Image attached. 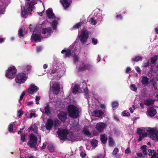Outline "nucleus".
Returning <instances> with one entry per match:
<instances>
[{
    "mask_svg": "<svg viewBox=\"0 0 158 158\" xmlns=\"http://www.w3.org/2000/svg\"><path fill=\"white\" fill-rule=\"evenodd\" d=\"M89 32L86 30L82 29L80 31L78 35L81 42L82 44L85 43L89 36Z\"/></svg>",
    "mask_w": 158,
    "mask_h": 158,
    "instance_id": "nucleus-5",
    "label": "nucleus"
},
{
    "mask_svg": "<svg viewBox=\"0 0 158 158\" xmlns=\"http://www.w3.org/2000/svg\"><path fill=\"white\" fill-rule=\"evenodd\" d=\"M48 148L51 152H52L54 151V148L52 146H48Z\"/></svg>",
    "mask_w": 158,
    "mask_h": 158,
    "instance_id": "nucleus-54",
    "label": "nucleus"
},
{
    "mask_svg": "<svg viewBox=\"0 0 158 158\" xmlns=\"http://www.w3.org/2000/svg\"><path fill=\"white\" fill-rule=\"evenodd\" d=\"M38 89L39 88L34 84H31L28 89V92L30 94L32 95L37 91Z\"/></svg>",
    "mask_w": 158,
    "mask_h": 158,
    "instance_id": "nucleus-12",
    "label": "nucleus"
},
{
    "mask_svg": "<svg viewBox=\"0 0 158 158\" xmlns=\"http://www.w3.org/2000/svg\"><path fill=\"white\" fill-rule=\"evenodd\" d=\"M52 32V30L50 28H43L41 31L42 33L44 35L43 36L45 38L49 36Z\"/></svg>",
    "mask_w": 158,
    "mask_h": 158,
    "instance_id": "nucleus-11",
    "label": "nucleus"
},
{
    "mask_svg": "<svg viewBox=\"0 0 158 158\" xmlns=\"http://www.w3.org/2000/svg\"><path fill=\"white\" fill-rule=\"evenodd\" d=\"M7 6V5H6V3H3L0 7V10H5Z\"/></svg>",
    "mask_w": 158,
    "mask_h": 158,
    "instance_id": "nucleus-40",
    "label": "nucleus"
},
{
    "mask_svg": "<svg viewBox=\"0 0 158 158\" xmlns=\"http://www.w3.org/2000/svg\"><path fill=\"white\" fill-rule=\"evenodd\" d=\"M109 145L112 146H113L114 144V141L113 140V139L111 138V137H109Z\"/></svg>",
    "mask_w": 158,
    "mask_h": 158,
    "instance_id": "nucleus-34",
    "label": "nucleus"
},
{
    "mask_svg": "<svg viewBox=\"0 0 158 158\" xmlns=\"http://www.w3.org/2000/svg\"><path fill=\"white\" fill-rule=\"evenodd\" d=\"M104 112L102 110H95L92 113V115L93 116L99 117L102 116Z\"/></svg>",
    "mask_w": 158,
    "mask_h": 158,
    "instance_id": "nucleus-16",
    "label": "nucleus"
},
{
    "mask_svg": "<svg viewBox=\"0 0 158 158\" xmlns=\"http://www.w3.org/2000/svg\"><path fill=\"white\" fill-rule=\"evenodd\" d=\"M142 59V58L141 57L138 56L136 57L135 58H132V60L133 61H138L141 60Z\"/></svg>",
    "mask_w": 158,
    "mask_h": 158,
    "instance_id": "nucleus-36",
    "label": "nucleus"
},
{
    "mask_svg": "<svg viewBox=\"0 0 158 158\" xmlns=\"http://www.w3.org/2000/svg\"><path fill=\"white\" fill-rule=\"evenodd\" d=\"M27 79L26 74L23 73H19L15 79V81L16 83H24Z\"/></svg>",
    "mask_w": 158,
    "mask_h": 158,
    "instance_id": "nucleus-7",
    "label": "nucleus"
},
{
    "mask_svg": "<svg viewBox=\"0 0 158 158\" xmlns=\"http://www.w3.org/2000/svg\"><path fill=\"white\" fill-rule=\"evenodd\" d=\"M38 0H32L30 2L27 3L26 5L28 6V7L26 6L28 10H32V9H35L34 5L37 3Z\"/></svg>",
    "mask_w": 158,
    "mask_h": 158,
    "instance_id": "nucleus-10",
    "label": "nucleus"
},
{
    "mask_svg": "<svg viewBox=\"0 0 158 158\" xmlns=\"http://www.w3.org/2000/svg\"><path fill=\"white\" fill-rule=\"evenodd\" d=\"M23 111L21 110H19L18 112L17 115L19 117L21 116L23 114Z\"/></svg>",
    "mask_w": 158,
    "mask_h": 158,
    "instance_id": "nucleus-48",
    "label": "nucleus"
},
{
    "mask_svg": "<svg viewBox=\"0 0 158 158\" xmlns=\"http://www.w3.org/2000/svg\"><path fill=\"white\" fill-rule=\"evenodd\" d=\"M89 22L92 25H95L97 23V22L94 20L93 18H90L89 20Z\"/></svg>",
    "mask_w": 158,
    "mask_h": 158,
    "instance_id": "nucleus-39",
    "label": "nucleus"
},
{
    "mask_svg": "<svg viewBox=\"0 0 158 158\" xmlns=\"http://www.w3.org/2000/svg\"><path fill=\"white\" fill-rule=\"evenodd\" d=\"M137 133L139 135L138 139L139 141H141L148 135L152 139L157 140H158V125L153 128H148L143 129L138 128Z\"/></svg>",
    "mask_w": 158,
    "mask_h": 158,
    "instance_id": "nucleus-1",
    "label": "nucleus"
},
{
    "mask_svg": "<svg viewBox=\"0 0 158 158\" xmlns=\"http://www.w3.org/2000/svg\"><path fill=\"white\" fill-rule=\"evenodd\" d=\"M46 13L49 18L53 19L55 18V16L52 12V10H47Z\"/></svg>",
    "mask_w": 158,
    "mask_h": 158,
    "instance_id": "nucleus-22",
    "label": "nucleus"
},
{
    "mask_svg": "<svg viewBox=\"0 0 158 158\" xmlns=\"http://www.w3.org/2000/svg\"><path fill=\"white\" fill-rule=\"evenodd\" d=\"M33 104V102L32 101L29 102L27 103V105L28 106H31Z\"/></svg>",
    "mask_w": 158,
    "mask_h": 158,
    "instance_id": "nucleus-61",
    "label": "nucleus"
},
{
    "mask_svg": "<svg viewBox=\"0 0 158 158\" xmlns=\"http://www.w3.org/2000/svg\"><path fill=\"white\" fill-rule=\"evenodd\" d=\"M13 130V126L12 124H10L8 127L9 131L10 132H12Z\"/></svg>",
    "mask_w": 158,
    "mask_h": 158,
    "instance_id": "nucleus-44",
    "label": "nucleus"
},
{
    "mask_svg": "<svg viewBox=\"0 0 158 158\" xmlns=\"http://www.w3.org/2000/svg\"><path fill=\"white\" fill-rule=\"evenodd\" d=\"M93 68V66L90 64L85 63H83L80 65L78 69L79 71H83L86 70H90L92 69Z\"/></svg>",
    "mask_w": 158,
    "mask_h": 158,
    "instance_id": "nucleus-8",
    "label": "nucleus"
},
{
    "mask_svg": "<svg viewBox=\"0 0 158 158\" xmlns=\"http://www.w3.org/2000/svg\"><path fill=\"white\" fill-rule=\"evenodd\" d=\"M123 116H129L130 115V114L129 112H127L126 111H124L123 112Z\"/></svg>",
    "mask_w": 158,
    "mask_h": 158,
    "instance_id": "nucleus-47",
    "label": "nucleus"
},
{
    "mask_svg": "<svg viewBox=\"0 0 158 158\" xmlns=\"http://www.w3.org/2000/svg\"><path fill=\"white\" fill-rule=\"evenodd\" d=\"M40 99V96H36L35 98L36 104H39V101Z\"/></svg>",
    "mask_w": 158,
    "mask_h": 158,
    "instance_id": "nucleus-45",
    "label": "nucleus"
},
{
    "mask_svg": "<svg viewBox=\"0 0 158 158\" xmlns=\"http://www.w3.org/2000/svg\"><path fill=\"white\" fill-rule=\"evenodd\" d=\"M58 117L61 121L64 122L67 118V114L63 112H61L58 115Z\"/></svg>",
    "mask_w": 158,
    "mask_h": 158,
    "instance_id": "nucleus-14",
    "label": "nucleus"
},
{
    "mask_svg": "<svg viewBox=\"0 0 158 158\" xmlns=\"http://www.w3.org/2000/svg\"><path fill=\"white\" fill-rule=\"evenodd\" d=\"M58 136L61 139H67L69 140L76 141L75 136L71 132L65 129H60L57 132Z\"/></svg>",
    "mask_w": 158,
    "mask_h": 158,
    "instance_id": "nucleus-2",
    "label": "nucleus"
},
{
    "mask_svg": "<svg viewBox=\"0 0 158 158\" xmlns=\"http://www.w3.org/2000/svg\"><path fill=\"white\" fill-rule=\"evenodd\" d=\"M101 140L102 142L103 143H105L107 141V137L105 134H102L100 135Z\"/></svg>",
    "mask_w": 158,
    "mask_h": 158,
    "instance_id": "nucleus-23",
    "label": "nucleus"
},
{
    "mask_svg": "<svg viewBox=\"0 0 158 158\" xmlns=\"http://www.w3.org/2000/svg\"><path fill=\"white\" fill-rule=\"evenodd\" d=\"M98 141L96 140H93L91 141V144L92 146L94 147H96L97 146L98 144Z\"/></svg>",
    "mask_w": 158,
    "mask_h": 158,
    "instance_id": "nucleus-37",
    "label": "nucleus"
},
{
    "mask_svg": "<svg viewBox=\"0 0 158 158\" xmlns=\"http://www.w3.org/2000/svg\"><path fill=\"white\" fill-rule=\"evenodd\" d=\"M22 10L21 12V15L22 17H26L28 14H31V13L30 12L31 10Z\"/></svg>",
    "mask_w": 158,
    "mask_h": 158,
    "instance_id": "nucleus-25",
    "label": "nucleus"
},
{
    "mask_svg": "<svg viewBox=\"0 0 158 158\" xmlns=\"http://www.w3.org/2000/svg\"><path fill=\"white\" fill-rule=\"evenodd\" d=\"M58 22L56 20H54L52 23V26L54 29L56 28Z\"/></svg>",
    "mask_w": 158,
    "mask_h": 158,
    "instance_id": "nucleus-32",
    "label": "nucleus"
},
{
    "mask_svg": "<svg viewBox=\"0 0 158 158\" xmlns=\"http://www.w3.org/2000/svg\"><path fill=\"white\" fill-rule=\"evenodd\" d=\"M71 1V0H60V2L65 9L69 7L70 4V2Z\"/></svg>",
    "mask_w": 158,
    "mask_h": 158,
    "instance_id": "nucleus-18",
    "label": "nucleus"
},
{
    "mask_svg": "<svg viewBox=\"0 0 158 158\" xmlns=\"http://www.w3.org/2000/svg\"><path fill=\"white\" fill-rule=\"evenodd\" d=\"M82 24V23L81 22H79L73 26V28H75L78 29L81 27Z\"/></svg>",
    "mask_w": 158,
    "mask_h": 158,
    "instance_id": "nucleus-31",
    "label": "nucleus"
},
{
    "mask_svg": "<svg viewBox=\"0 0 158 158\" xmlns=\"http://www.w3.org/2000/svg\"><path fill=\"white\" fill-rule=\"evenodd\" d=\"M147 146L145 145H143L141 147V149L145 150Z\"/></svg>",
    "mask_w": 158,
    "mask_h": 158,
    "instance_id": "nucleus-60",
    "label": "nucleus"
},
{
    "mask_svg": "<svg viewBox=\"0 0 158 158\" xmlns=\"http://www.w3.org/2000/svg\"><path fill=\"white\" fill-rule=\"evenodd\" d=\"M46 144H45L44 143L43 144V145L42 146V147L41 149H44L46 148Z\"/></svg>",
    "mask_w": 158,
    "mask_h": 158,
    "instance_id": "nucleus-59",
    "label": "nucleus"
},
{
    "mask_svg": "<svg viewBox=\"0 0 158 158\" xmlns=\"http://www.w3.org/2000/svg\"><path fill=\"white\" fill-rule=\"evenodd\" d=\"M35 114L34 113H31L30 114V118H31L33 116L35 117Z\"/></svg>",
    "mask_w": 158,
    "mask_h": 158,
    "instance_id": "nucleus-58",
    "label": "nucleus"
},
{
    "mask_svg": "<svg viewBox=\"0 0 158 158\" xmlns=\"http://www.w3.org/2000/svg\"><path fill=\"white\" fill-rule=\"evenodd\" d=\"M158 59V56H155L152 57L151 59V61L152 64H154L157 60Z\"/></svg>",
    "mask_w": 158,
    "mask_h": 158,
    "instance_id": "nucleus-35",
    "label": "nucleus"
},
{
    "mask_svg": "<svg viewBox=\"0 0 158 158\" xmlns=\"http://www.w3.org/2000/svg\"><path fill=\"white\" fill-rule=\"evenodd\" d=\"M60 86L57 83H55L52 87V89L53 93L57 94L60 92Z\"/></svg>",
    "mask_w": 158,
    "mask_h": 158,
    "instance_id": "nucleus-9",
    "label": "nucleus"
},
{
    "mask_svg": "<svg viewBox=\"0 0 158 158\" xmlns=\"http://www.w3.org/2000/svg\"><path fill=\"white\" fill-rule=\"evenodd\" d=\"M31 69V66L29 65H27L25 67L24 69L27 72H29Z\"/></svg>",
    "mask_w": 158,
    "mask_h": 158,
    "instance_id": "nucleus-43",
    "label": "nucleus"
},
{
    "mask_svg": "<svg viewBox=\"0 0 158 158\" xmlns=\"http://www.w3.org/2000/svg\"><path fill=\"white\" fill-rule=\"evenodd\" d=\"M112 106L113 108H115L118 106V103L116 101H114L112 103Z\"/></svg>",
    "mask_w": 158,
    "mask_h": 158,
    "instance_id": "nucleus-33",
    "label": "nucleus"
},
{
    "mask_svg": "<svg viewBox=\"0 0 158 158\" xmlns=\"http://www.w3.org/2000/svg\"><path fill=\"white\" fill-rule=\"evenodd\" d=\"M68 111L69 116L71 118H76L79 115L80 110L77 106L70 105L68 106Z\"/></svg>",
    "mask_w": 158,
    "mask_h": 158,
    "instance_id": "nucleus-4",
    "label": "nucleus"
},
{
    "mask_svg": "<svg viewBox=\"0 0 158 158\" xmlns=\"http://www.w3.org/2000/svg\"><path fill=\"white\" fill-rule=\"evenodd\" d=\"M92 42L94 44L96 45L97 44L98 40L95 38H92Z\"/></svg>",
    "mask_w": 158,
    "mask_h": 158,
    "instance_id": "nucleus-51",
    "label": "nucleus"
},
{
    "mask_svg": "<svg viewBox=\"0 0 158 158\" xmlns=\"http://www.w3.org/2000/svg\"><path fill=\"white\" fill-rule=\"evenodd\" d=\"M116 18H119L120 19H122V17L121 15H118L116 16Z\"/></svg>",
    "mask_w": 158,
    "mask_h": 158,
    "instance_id": "nucleus-64",
    "label": "nucleus"
},
{
    "mask_svg": "<svg viewBox=\"0 0 158 158\" xmlns=\"http://www.w3.org/2000/svg\"><path fill=\"white\" fill-rule=\"evenodd\" d=\"M135 69L137 72H140V69L139 67H136Z\"/></svg>",
    "mask_w": 158,
    "mask_h": 158,
    "instance_id": "nucleus-62",
    "label": "nucleus"
},
{
    "mask_svg": "<svg viewBox=\"0 0 158 158\" xmlns=\"http://www.w3.org/2000/svg\"><path fill=\"white\" fill-rule=\"evenodd\" d=\"M25 136V135H21V139L20 141V144H22L23 142H25L26 141Z\"/></svg>",
    "mask_w": 158,
    "mask_h": 158,
    "instance_id": "nucleus-30",
    "label": "nucleus"
},
{
    "mask_svg": "<svg viewBox=\"0 0 158 158\" xmlns=\"http://www.w3.org/2000/svg\"><path fill=\"white\" fill-rule=\"evenodd\" d=\"M135 106L134 105H132V107H130L129 108V110H130V112L131 113H133L134 111V110H135Z\"/></svg>",
    "mask_w": 158,
    "mask_h": 158,
    "instance_id": "nucleus-55",
    "label": "nucleus"
},
{
    "mask_svg": "<svg viewBox=\"0 0 158 158\" xmlns=\"http://www.w3.org/2000/svg\"><path fill=\"white\" fill-rule=\"evenodd\" d=\"M147 113L150 116H153L156 114V111L154 108L150 107L148 110Z\"/></svg>",
    "mask_w": 158,
    "mask_h": 158,
    "instance_id": "nucleus-21",
    "label": "nucleus"
},
{
    "mask_svg": "<svg viewBox=\"0 0 158 158\" xmlns=\"http://www.w3.org/2000/svg\"><path fill=\"white\" fill-rule=\"evenodd\" d=\"M131 90L136 91L137 90V88L135 86L134 84H131Z\"/></svg>",
    "mask_w": 158,
    "mask_h": 158,
    "instance_id": "nucleus-41",
    "label": "nucleus"
},
{
    "mask_svg": "<svg viewBox=\"0 0 158 158\" xmlns=\"http://www.w3.org/2000/svg\"><path fill=\"white\" fill-rule=\"evenodd\" d=\"M131 152V151L129 148H127L125 150V153L126 154L130 153Z\"/></svg>",
    "mask_w": 158,
    "mask_h": 158,
    "instance_id": "nucleus-52",
    "label": "nucleus"
},
{
    "mask_svg": "<svg viewBox=\"0 0 158 158\" xmlns=\"http://www.w3.org/2000/svg\"><path fill=\"white\" fill-rule=\"evenodd\" d=\"M106 127L105 124L102 123L100 122L98 123L96 126V129L100 132H102Z\"/></svg>",
    "mask_w": 158,
    "mask_h": 158,
    "instance_id": "nucleus-13",
    "label": "nucleus"
},
{
    "mask_svg": "<svg viewBox=\"0 0 158 158\" xmlns=\"http://www.w3.org/2000/svg\"><path fill=\"white\" fill-rule=\"evenodd\" d=\"M118 152V149L117 148H115L112 152V154L113 155H116Z\"/></svg>",
    "mask_w": 158,
    "mask_h": 158,
    "instance_id": "nucleus-42",
    "label": "nucleus"
},
{
    "mask_svg": "<svg viewBox=\"0 0 158 158\" xmlns=\"http://www.w3.org/2000/svg\"><path fill=\"white\" fill-rule=\"evenodd\" d=\"M131 70V69L129 67H127L126 70V73H128V72Z\"/></svg>",
    "mask_w": 158,
    "mask_h": 158,
    "instance_id": "nucleus-63",
    "label": "nucleus"
},
{
    "mask_svg": "<svg viewBox=\"0 0 158 158\" xmlns=\"http://www.w3.org/2000/svg\"><path fill=\"white\" fill-rule=\"evenodd\" d=\"M149 64V62L148 61L146 63H144L143 64V66L144 67H146L148 66Z\"/></svg>",
    "mask_w": 158,
    "mask_h": 158,
    "instance_id": "nucleus-56",
    "label": "nucleus"
},
{
    "mask_svg": "<svg viewBox=\"0 0 158 158\" xmlns=\"http://www.w3.org/2000/svg\"><path fill=\"white\" fill-rule=\"evenodd\" d=\"M83 132L86 135L88 136L91 135V133L89 131L88 127H85L83 128Z\"/></svg>",
    "mask_w": 158,
    "mask_h": 158,
    "instance_id": "nucleus-24",
    "label": "nucleus"
},
{
    "mask_svg": "<svg viewBox=\"0 0 158 158\" xmlns=\"http://www.w3.org/2000/svg\"><path fill=\"white\" fill-rule=\"evenodd\" d=\"M53 125V122L51 119H48L47 123L46 124V128L49 130L51 129Z\"/></svg>",
    "mask_w": 158,
    "mask_h": 158,
    "instance_id": "nucleus-19",
    "label": "nucleus"
},
{
    "mask_svg": "<svg viewBox=\"0 0 158 158\" xmlns=\"http://www.w3.org/2000/svg\"><path fill=\"white\" fill-rule=\"evenodd\" d=\"M31 131H33L34 133H36L38 134L37 133L38 131V127L37 125L36 124H34L33 125H31L28 128V131L30 132Z\"/></svg>",
    "mask_w": 158,
    "mask_h": 158,
    "instance_id": "nucleus-17",
    "label": "nucleus"
},
{
    "mask_svg": "<svg viewBox=\"0 0 158 158\" xmlns=\"http://www.w3.org/2000/svg\"><path fill=\"white\" fill-rule=\"evenodd\" d=\"M149 79L146 77H143L142 78L141 82L143 84H147L148 83Z\"/></svg>",
    "mask_w": 158,
    "mask_h": 158,
    "instance_id": "nucleus-27",
    "label": "nucleus"
},
{
    "mask_svg": "<svg viewBox=\"0 0 158 158\" xmlns=\"http://www.w3.org/2000/svg\"><path fill=\"white\" fill-rule=\"evenodd\" d=\"M25 93L24 92H23L22 93V94H21V96H20V99H19V102L20 103H21L20 101L23 99V96L25 95Z\"/></svg>",
    "mask_w": 158,
    "mask_h": 158,
    "instance_id": "nucleus-50",
    "label": "nucleus"
},
{
    "mask_svg": "<svg viewBox=\"0 0 158 158\" xmlns=\"http://www.w3.org/2000/svg\"><path fill=\"white\" fill-rule=\"evenodd\" d=\"M143 102L145 105L147 106H149L153 103V101L150 99L144 100Z\"/></svg>",
    "mask_w": 158,
    "mask_h": 158,
    "instance_id": "nucleus-26",
    "label": "nucleus"
},
{
    "mask_svg": "<svg viewBox=\"0 0 158 158\" xmlns=\"http://www.w3.org/2000/svg\"><path fill=\"white\" fill-rule=\"evenodd\" d=\"M148 155L151 156V158H158V153H156L154 150H148Z\"/></svg>",
    "mask_w": 158,
    "mask_h": 158,
    "instance_id": "nucleus-15",
    "label": "nucleus"
},
{
    "mask_svg": "<svg viewBox=\"0 0 158 158\" xmlns=\"http://www.w3.org/2000/svg\"><path fill=\"white\" fill-rule=\"evenodd\" d=\"M71 51L70 49H67L66 50L65 55V57H69L71 55Z\"/></svg>",
    "mask_w": 158,
    "mask_h": 158,
    "instance_id": "nucleus-38",
    "label": "nucleus"
},
{
    "mask_svg": "<svg viewBox=\"0 0 158 158\" xmlns=\"http://www.w3.org/2000/svg\"><path fill=\"white\" fill-rule=\"evenodd\" d=\"M39 138L37 139L36 135L33 133L30 134L29 136V140L27 143V145L31 148H35L36 146L39 145V144L41 141V136L38 135Z\"/></svg>",
    "mask_w": 158,
    "mask_h": 158,
    "instance_id": "nucleus-3",
    "label": "nucleus"
},
{
    "mask_svg": "<svg viewBox=\"0 0 158 158\" xmlns=\"http://www.w3.org/2000/svg\"><path fill=\"white\" fill-rule=\"evenodd\" d=\"M80 155L82 158L85 157L86 156V154L84 151H81L80 153Z\"/></svg>",
    "mask_w": 158,
    "mask_h": 158,
    "instance_id": "nucleus-46",
    "label": "nucleus"
},
{
    "mask_svg": "<svg viewBox=\"0 0 158 158\" xmlns=\"http://www.w3.org/2000/svg\"><path fill=\"white\" fill-rule=\"evenodd\" d=\"M78 86L77 85H75L74 86H73L72 89V92L74 94H76L78 92Z\"/></svg>",
    "mask_w": 158,
    "mask_h": 158,
    "instance_id": "nucleus-28",
    "label": "nucleus"
},
{
    "mask_svg": "<svg viewBox=\"0 0 158 158\" xmlns=\"http://www.w3.org/2000/svg\"><path fill=\"white\" fill-rule=\"evenodd\" d=\"M22 31H23V29L22 28H21L20 29L19 31V35L21 37H22L23 36V35L22 34Z\"/></svg>",
    "mask_w": 158,
    "mask_h": 158,
    "instance_id": "nucleus-53",
    "label": "nucleus"
},
{
    "mask_svg": "<svg viewBox=\"0 0 158 158\" xmlns=\"http://www.w3.org/2000/svg\"><path fill=\"white\" fill-rule=\"evenodd\" d=\"M31 39L32 40L35 42L40 41L41 40V37L39 34H33L31 36Z\"/></svg>",
    "mask_w": 158,
    "mask_h": 158,
    "instance_id": "nucleus-20",
    "label": "nucleus"
},
{
    "mask_svg": "<svg viewBox=\"0 0 158 158\" xmlns=\"http://www.w3.org/2000/svg\"><path fill=\"white\" fill-rule=\"evenodd\" d=\"M49 108V106L48 105H47V106L45 108L44 111L45 113L46 114H50Z\"/></svg>",
    "mask_w": 158,
    "mask_h": 158,
    "instance_id": "nucleus-29",
    "label": "nucleus"
},
{
    "mask_svg": "<svg viewBox=\"0 0 158 158\" xmlns=\"http://www.w3.org/2000/svg\"><path fill=\"white\" fill-rule=\"evenodd\" d=\"M16 69L14 66L10 67L6 72V76L8 78H14L16 73Z\"/></svg>",
    "mask_w": 158,
    "mask_h": 158,
    "instance_id": "nucleus-6",
    "label": "nucleus"
},
{
    "mask_svg": "<svg viewBox=\"0 0 158 158\" xmlns=\"http://www.w3.org/2000/svg\"><path fill=\"white\" fill-rule=\"evenodd\" d=\"M73 57L74 58V62L75 63H76L78 61V57L76 55H75Z\"/></svg>",
    "mask_w": 158,
    "mask_h": 158,
    "instance_id": "nucleus-49",
    "label": "nucleus"
},
{
    "mask_svg": "<svg viewBox=\"0 0 158 158\" xmlns=\"http://www.w3.org/2000/svg\"><path fill=\"white\" fill-rule=\"evenodd\" d=\"M42 48L41 47L39 46L37 47L36 48V51L37 52H40Z\"/></svg>",
    "mask_w": 158,
    "mask_h": 158,
    "instance_id": "nucleus-57",
    "label": "nucleus"
}]
</instances>
